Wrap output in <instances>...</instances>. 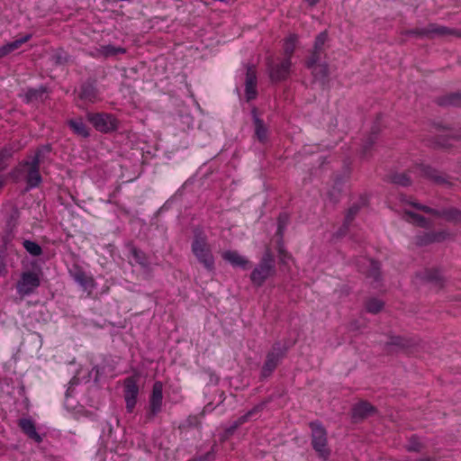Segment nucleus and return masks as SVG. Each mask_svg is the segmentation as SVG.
I'll list each match as a JSON object with an SVG mask.
<instances>
[{
    "instance_id": "nucleus-1",
    "label": "nucleus",
    "mask_w": 461,
    "mask_h": 461,
    "mask_svg": "<svg viewBox=\"0 0 461 461\" xmlns=\"http://www.w3.org/2000/svg\"><path fill=\"white\" fill-rule=\"evenodd\" d=\"M193 232L191 242L193 255L208 272L214 271L215 258L206 233L201 228H195Z\"/></svg>"
},
{
    "instance_id": "nucleus-2",
    "label": "nucleus",
    "mask_w": 461,
    "mask_h": 461,
    "mask_svg": "<svg viewBox=\"0 0 461 461\" xmlns=\"http://www.w3.org/2000/svg\"><path fill=\"white\" fill-rule=\"evenodd\" d=\"M411 175L415 177L422 176L434 181L437 184L446 183L445 178L442 176L438 175V172L429 166L416 163L414 166L410 167L407 172L394 173L390 176V182L401 186H409L411 185Z\"/></svg>"
},
{
    "instance_id": "nucleus-3",
    "label": "nucleus",
    "mask_w": 461,
    "mask_h": 461,
    "mask_svg": "<svg viewBox=\"0 0 461 461\" xmlns=\"http://www.w3.org/2000/svg\"><path fill=\"white\" fill-rule=\"evenodd\" d=\"M275 274V257L270 249H267L264 252L259 263L252 270L250 274V281L255 286L260 287L269 277L273 276Z\"/></svg>"
},
{
    "instance_id": "nucleus-4",
    "label": "nucleus",
    "mask_w": 461,
    "mask_h": 461,
    "mask_svg": "<svg viewBox=\"0 0 461 461\" xmlns=\"http://www.w3.org/2000/svg\"><path fill=\"white\" fill-rule=\"evenodd\" d=\"M293 62L289 58H268L267 60L268 76L273 83L286 80L290 77Z\"/></svg>"
},
{
    "instance_id": "nucleus-5",
    "label": "nucleus",
    "mask_w": 461,
    "mask_h": 461,
    "mask_svg": "<svg viewBox=\"0 0 461 461\" xmlns=\"http://www.w3.org/2000/svg\"><path fill=\"white\" fill-rule=\"evenodd\" d=\"M312 429V446L313 449L318 453L319 456L323 460H327L330 455L327 444V431L322 424L316 420L310 423Z\"/></svg>"
},
{
    "instance_id": "nucleus-6",
    "label": "nucleus",
    "mask_w": 461,
    "mask_h": 461,
    "mask_svg": "<svg viewBox=\"0 0 461 461\" xmlns=\"http://www.w3.org/2000/svg\"><path fill=\"white\" fill-rule=\"evenodd\" d=\"M41 285L40 271H23L16 283L17 294L23 297L31 295Z\"/></svg>"
},
{
    "instance_id": "nucleus-7",
    "label": "nucleus",
    "mask_w": 461,
    "mask_h": 461,
    "mask_svg": "<svg viewBox=\"0 0 461 461\" xmlns=\"http://www.w3.org/2000/svg\"><path fill=\"white\" fill-rule=\"evenodd\" d=\"M86 118L95 129L100 132L108 133L118 128V120L112 113H88Z\"/></svg>"
},
{
    "instance_id": "nucleus-8",
    "label": "nucleus",
    "mask_w": 461,
    "mask_h": 461,
    "mask_svg": "<svg viewBox=\"0 0 461 461\" xmlns=\"http://www.w3.org/2000/svg\"><path fill=\"white\" fill-rule=\"evenodd\" d=\"M163 387L164 385L161 381H156L152 385L146 411V419L148 420H153L162 411Z\"/></svg>"
},
{
    "instance_id": "nucleus-9",
    "label": "nucleus",
    "mask_w": 461,
    "mask_h": 461,
    "mask_svg": "<svg viewBox=\"0 0 461 461\" xmlns=\"http://www.w3.org/2000/svg\"><path fill=\"white\" fill-rule=\"evenodd\" d=\"M286 348H282L279 343L273 345L272 349L267 353L266 361L261 369V376L267 378L272 375L280 360L285 357Z\"/></svg>"
},
{
    "instance_id": "nucleus-10",
    "label": "nucleus",
    "mask_w": 461,
    "mask_h": 461,
    "mask_svg": "<svg viewBox=\"0 0 461 461\" xmlns=\"http://www.w3.org/2000/svg\"><path fill=\"white\" fill-rule=\"evenodd\" d=\"M409 34L426 36L429 38L446 37L451 35L457 37L461 36L457 31L436 23H430L425 28L410 31Z\"/></svg>"
},
{
    "instance_id": "nucleus-11",
    "label": "nucleus",
    "mask_w": 461,
    "mask_h": 461,
    "mask_svg": "<svg viewBox=\"0 0 461 461\" xmlns=\"http://www.w3.org/2000/svg\"><path fill=\"white\" fill-rule=\"evenodd\" d=\"M68 273L74 281L89 294L95 288L96 283L94 277L89 276L81 266L74 264L69 268Z\"/></svg>"
},
{
    "instance_id": "nucleus-12",
    "label": "nucleus",
    "mask_w": 461,
    "mask_h": 461,
    "mask_svg": "<svg viewBox=\"0 0 461 461\" xmlns=\"http://www.w3.org/2000/svg\"><path fill=\"white\" fill-rule=\"evenodd\" d=\"M411 204L424 212L436 215L438 217L444 218L445 220L452 222H460L461 221V211L456 208L443 209V210H436L430 208L427 205H422L418 203H411Z\"/></svg>"
},
{
    "instance_id": "nucleus-13",
    "label": "nucleus",
    "mask_w": 461,
    "mask_h": 461,
    "mask_svg": "<svg viewBox=\"0 0 461 461\" xmlns=\"http://www.w3.org/2000/svg\"><path fill=\"white\" fill-rule=\"evenodd\" d=\"M257 72L253 66H249L246 72L245 80V97L247 102L255 100L258 96L257 90Z\"/></svg>"
},
{
    "instance_id": "nucleus-14",
    "label": "nucleus",
    "mask_w": 461,
    "mask_h": 461,
    "mask_svg": "<svg viewBox=\"0 0 461 461\" xmlns=\"http://www.w3.org/2000/svg\"><path fill=\"white\" fill-rule=\"evenodd\" d=\"M48 88L41 86L37 88H27L21 95L25 104L43 103L48 98Z\"/></svg>"
},
{
    "instance_id": "nucleus-15",
    "label": "nucleus",
    "mask_w": 461,
    "mask_h": 461,
    "mask_svg": "<svg viewBox=\"0 0 461 461\" xmlns=\"http://www.w3.org/2000/svg\"><path fill=\"white\" fill-rule=\"evenodd\" d=\"M79 99L86 104H95L101 101L99 91L93 82H85L80 87Z\"/></svg>"
},
{
    "instance_id": "nucleus-16",
    "label": "nucleus",
    "mask_w": 461,
    "mask_h": 461,
    "mask_svg": "<svg viewBox=\"0 0 461 461\" xmlns=\"http://www.w3.org/2000/svg\"><path fill=\"white\" fill-rule=\"evenodd\" d=\"M18 426L21 430L31 439L37 443L42 441V438L37 432L35 423L31 418H22L18 420Z\"/></svg>"
},
{
    "instance_id": "nucleus-17",
    "label": "nucleus",
    "mask_w": 461,
    "mask_h": 461,
    "mask_svg": "<svg viewBox=\"0 0 461 461\" xmlns=\"http://www.w3.org/2000/svg\"><path fill=\"white\" fill-rule=\"evenodd\" d=\"M126 53V49L122 47H116L111 44L108 45H103L99 48H96L94 51H91L89 55L92 58L98 59V58H108L116 56L118 54H124Z\"/></svg>"
},
{
    "instance_id": "nucleus-18",
    "label": "nucleus",
    "mask_w": 461,
    "mask_h": 461,
    "mask_svg": "<svg viewBox=\"0 0 461 461\" xmlns=\"http://www.w3.org/2000/svg\"><path fill=\"white\" fill-rule=\"evenodd\" d=\"M255 126V136L261 143H266L268 139V129L264 121L258 116V110L254 107L251 111Z\"/></svg>"
},
{
    "instance_id": "nucleus-19",
    "label": "nucleus",
    "mask_w": 461,
    "mask_h": 461,
    "mask_svg": "<svg viewBox=\"0 0 461 461\" xmlns=\"http://www.w3.org/2000/svg\"><path fill=\"white\" fill-rule=\"evenodd\" d=\"M221 258L232 267H239L242 269H247L249 265V259L236 250H226L221 254Z\"/></svg>"
},
{
    "instance_id": "nucleus-20",
    "label": "nucleus",
    "mask_w": 461,
    "mask_h": 461,
    "mask_svg": "<svg viewBox=\"0 0 461 461\" xmlns=\"http://www.w3.org/2000/svg\"><path fill=\"white\" fill-rule=\"evenodd\" d=\"M375 411V409L369 402L362 401L356 403L352 408V419L362 420L365 419Z\"/></svg>"
},
{
    "instance_id": "nucleus-21",
    "label": "nucleus",
    "mask_w": 461,
    "mask_h": 461,
    "mask_svg": "<svg viewBox=\"0 0 461 461\" xmlns=\"http://www.w3.org/2000/svg\"><path fill=\"white\" fill-rule=\"evenodd\" d=\"M32 39V34H26L23 37L17 39L12 42H8L0 47V59L7 56L11 52L19 49L23 44L26 43Z\"/></svg>"
},
{
    "instance_id": "nucleus-22",
    "label": "nucleus",
    "mask_w": 461,
    "mask_h": 461,
    "mask_svg": "<svg viewBox=\"0 0 461 461\" xmlns=\"http://www.w3.org/2000/svg\"><path fill=\"white\" fill-rule=\"evenodd\" d=\"M310 69L312 70V75L314 77V80L321 82L322 85H325L328 82L330 71L327 62L317 64L313 68Z\"/></svg>"
},
{
    "instance_id": "nucleus-23",
    "label": "nucleus",
    "mask_w": 461,
    "mask_h": 461,
    "mask_svg": "<svg viewBox=\"0 0 461 461\" xmlns=\"http://www.w3.org/2000/svg\"><path fill=\"white\" fill-rule=\"evenodd\" d=\"M68 125L76 135L83 138H87L90 135L89 129L82 118L70 119L68 121Z\"/></svg>"
},
{
    "instance_id": "nucleus-24",
    "label": "nucleus",
    "mask_w": 461,
    "mask_h": 461,
    "mask_svg": "<svg viewBox=\"0 0 461 461\" xmlns=\"http://www.w3.org/2000/svg\"><path fill=\"white\" fill-rule=\"evenodd\" d=\"M298 36L295 33L289 34L285 40L283 44V58H289L292 60L294 53L296 49Z\"/></svg>"
},
{
    "instance_id": "nucleus-25",
    "label": "nucleus",
    "mask_w": 461,
    "mask_h": 461,
    "mask_svg": "<svg viewBox=\"0 0 461 461\" xmlns=\"http://www.w3.org/2000/svg\"><path fill=\"white\" fill-rule=\"evenodd\" d=\"M42 182L40 168L28 167L26 176L27 190L38 187Z\"/></svg>"
},
{
    "instance_id": "nucleus-26",
    "label": "nucleus",
    "mask_w": 461,
    "mask_h": 461,
    "mask_svg": "<svg viewBox=\"0 0 461 461\" xmlns=\"http://www.w3.org/2000/svg\"><path fill=\"white\" fill-rule=\"evenodd\" d=\"M440 106H461V92L451 93L437 99Z\"/></svg>"
},
{
    "instance_id": "nucleus-27",
    "label": "nucleus",
    "mask_w": 461,
    "mask_h": 461,
    "mask_svg": "<svg viewBox=\"0 0 461 461\" xmlns=\"http://www.w3.org/2000/svg\"><path fill=\"white\" fill-rule=\"evenodd\" d=\"M446 237L445 232L424 233L423 235L417 236V245L423 246L432 242L442 241Z\"/></svg>"
},
{
    "instance_id": "nucleus-28",
    "label": "nucleus",
    "mask_w": 461,
    "mask_h": 461,
    "mask_svg": "<svg viewBox=\"0 0 461 461\" xmlns=\"http://www.w3.org/2000/svg\"><path fill=\"white\" fill-rule=\"evenodd\" d=\"M420 279L429 283H433L438 287L443 286V279L438 269H427L422 275H420Z\"/></svg>"
},
{
    "instance_id": "nucleus-29",
    "label": "nucleus",
    "mask_w": 461,
    "mask_h": 461,
    "mask_svg": "<svg viewBox=\"0 0 461 461\" xmlns=\"http://www.w3.org/2000/svg\"><path fill=\"white\" fill-rule=\"evenodd\" d=\"M139 395V387L134 378L128 377L124 381V399L137 400Z\"/></svg>"
},
{
    "instance_id": "nucleus-30",
    "label": "nucleus",
    "mask_w": 461,
    "mask_h": 461,
    "mask_svg": "<svg viewBox=\"0 0 461 461\" xmlns=\"http://www.w3.org/2000/svg\"><path fill=\"white\" fill-rule=\"evenodd\" d=\"M128 248L131 257L137 264L142 267H147L149 266L148 257L145 252L135 247L133 244H129Z\"/></svg>"
},
{
    "instance_id": "nucleus-31",
    "label": "nucleus",
    "mask_w": 461,
    "mask_h": 461,
    "mask_svg": "<svg viewBox=\"0 0 461 461\" xmlns=\"http://www.w3.org/2000/svg\"><path fill=\"white\" fill-rule=\"evenodd\" d=\"M265 406L266 402H264L255 405L251 410L239 417L235 421L238 423L239 426L243 425L244 423L248 422L251 418L259 414L265 409Z\"/></svg>"
},
{
    "instance_id": "nucleus-32",
    "label": "nucleus",
    "mask_w": 461,
    "mask_h": 461,
    "mask_svg": "<svg viewBox=\"0 0 461 461\" xmlns=\"http://www.w3.org/2000/svg\"><path fill=\"white\" fill-rule=\"evenodd\" d=\"M365 261L368 264V269H361L367 276L373 277L375 281H378L380 277V264L371 258H365Z\"/></svg>"
},
{
    "instance_id": "nucleus-33",
    "label": "nucleus",
    "mask_w": 461,
    "mask_h": 461,
    "mask_svg": "<svg viewBox=\"0 0 461 461\" xmlns=\"http://www.w3.org/2000/svg\"><path fill=\"white\" fill-rule=\"evenodd\" d=\"M365 203L366 200L364 198H361L360 203H354L348 208L344 220V227L346 229L349 228V225L351 224L356 215L360 211L361 206L364 205Z\"/></svg>"
},
{
    "instance_id": "nucleus-34",
    "label": "nucleus",
    "mask_w": 461,
    "mask_h": 461,
    "mask_svg": "<svg viewBox=\"0 0 461 461\" xmlns=\"http://www.w3.org/2000/svg\"><path fill=\"white\" fill-rule=\"evenodd\" d=\"M404 218L407 221L413 223L420 227H427L428 226V221L423 216L411 212H406Z\"/></svg>"
},
{
    "instance_id": "nucleus-35",
    "label": "nucleus",
    "mask_w": 461,
    "mask_h": 461,
    "mask_svg": "<svg viewBox=\"0 0 461 461\" xmlns=\"http://www.w3.org/2000/svg\"><path fill=\"white\" fill-rule=\"evenodd\" d=\"M23 246L25 250L33 257H39L42 254L41 247L35 241L24 240Z\"/></svg>"
},
{
    "instance_id": "nucleus-36",
    "label": "nucleus",
    "mask_w": 461,
    "mask_h": 461,
    "mask_svg": "<svg viewBox=\"0 0 461 461\" xmlns=\"http://www.w3.org/2000/svg\"><path fill=\"white\" fill-rule=\"evenodd\" d=\"M424 447L423 443L420 441V438L416 435H412L409 440L408 444L406 446V450L409 452H420Z\"/></svg>"
},
{
    "instance_id": "nucleus-37",
    "label": "nucleus",
    "mask_w": 461,
    "mask_h": 461,
    "mask_svg": "<svg viewBox=\"0 0 461 461\" xmlns=\"http://www.w3.org/2000/svg\"><path fill=\"white\" fill-rule=\"evenodd\" d=\"M288 221L289 215L286 212H281L278 215L276 235L279 236L280 239H282L284 236V232L288 224Z\"/></svg>"
},
{
    "instance_id": "nucleus-38",
    "label": "nucleus",
    "mask_w": 461,
    "mask_h": 461,
    "mask_svg": "<svg viewBox=\"0 0 461 461\" xmlns=\"http://www.w3.org/2000/svg\"><path fill=\"white\" fill-rule=\"evenodd\" d=\"M384 303L378 299L372 298L366 302V309L368 312L377 313L383 309Z\"/></svg>"
},
{
    "instance_id": "nucleus-39",
    "label": "nucleus",
    "mask_w": 461,
    "mask_h": 461,
    "mask_svg": "<svg viewBox=\"0 0 461 461\" xmlns=\"http://www.w3.org/2000/svg\"><path fill=\"white\" fill-rule=\"evenodd\" d=\"M324 52H322V51H320V50H312V51L311 53V56L305 61L306 68H313V67L318 64V62L321 59V55Z\"/></svg>"
},
{
    "instance_id": "nucleus-40",
    "label": "nucleus",
    "mask_w": 461,
    "mask_h": 461,
    "mask_svg": "<svg viewBox=\"0 0 461 461\" xmlns=\"http://www.w3.org/2000/svg\"><path fill=\"white\" fill-rule=\"evenodd\" d=\"M42 160L36 156H33L31 160H23L19 163L18 167L15 170H19L20 167H34L40 168Z\"/></svg>"
},
{
    "instance_id": "nucleus-41",
    "label": "nucleus",
    "mask_w": 461,
    "mask_h": 461,
    "mask_svg": "<svg viewBox=\"0 0 461 461\" xmlns=\"http://www.w3.org/2000/svg\"><path fill=\"white\" fill-rule=\"evenodd\" d=\"M327 40H328V33L326 31L319 33L317 35V37L315 38L313 50H317L324 52L323 47H324V44L327 41Z\"/></svg>"
},
{
    "instance_id": "nucleus-42",
    "label": "nucleus",
    "mask_w": 461,
    "mask_h": 461,
    "mask_svg": "<svg viewBox=\"0 0 461 461\" xmlns=\"http://www.w3.org/2000/svg\"><path fill=\"white\" fill-rule=\"evenodd\" d=\"M13 155V152L11 149H3L0 151V172L5 170L7 167L5 160L11 158Z\"/></svg>"
},
{
    "instance_id": "nucleus-43",
    "label": "nucleus",
    "mask_w": 461,
    "mask_h": 461,
    "mask_svg": "<svg viewBox=\"0 0 461 461\" xmlns=\"http://www.w3.org/2000/svg\"><path fill=\"white\" fill-rule=\"evenodd\" d=\"M51 149H52V148H51L50 144L40 146L35 150L34 156L38 157L39 158H41L43 161L45 155L50 153Z\"/></svg>"
},
{
    "instance_id": "nucleus-44",
    "label": "nucleus",
    "mask_w": 461,
    "mask_h": 461,
    "mask_svg": "<svg viewBox=\"0 0 461 461\" xmlns=\"http://www.w3.org/2000/svg\"><path fill=\"white\" fill-rule=\"evenodd\" d=\"M51 149H52V148H51L50 144L40 146L35 150L34 156L38 157L39 158H41L43 161L45 155L50 153Z\"/></svg>"
},
{
    "instance_id": "nucleus-45",
    "label": "nucleus",
    "mask_w": 461,
    "mask_h": 461,
    "mask_svg": "<svg viewBox=\"0 0 461 461\" xmlns=\"http://www.w3.org/2000/svg\"><path fill=\"white\" fill-rule=\"evenodd\" d=\"M390 345L405 348L409 346V340L402 337H393L391 339Z\"/></svg>"
},
{
    "instance_id": "nucleus-46",
    "label": "nucleus",
    "mask_w": 461,
    "mask_h": 461,
    "mask_svg": "<svg viewBox=\"0 0 461 461\" xmlns=\"http://www.w3.org/2000/svg\"><path fill=\"white\" fill-rule=\"evenodd\" d=\"M240 426L238 425V423L236 421H233L232 424L230 426H229L228 428H226L224 429V435L225 437H230L231 435L234 434V432L236 431V429L239 428Z\"/></svg>"
},
{
    "instance_id": "nucleus-47",
    "label": "nucleus",
    "mask_w": 461,
    "mask_h": 461,
    "mask_svg": "<svg viewBox=\"0 0 461 461\" xmlns=\"http://www.w3.org/2000/svg\"><path fill=\"white\" fill-rule=\"evenodd\" d=\"M124 400H125V403H126L127 411L130 413L132 412L136 406L137 400H135V399H124Z\"/></svg>"
},
{
    "instance_id": "nucleus-48",
    "label": "nucleus",
    "mask_w": 461,
    "mask_h": 461,
    "mask_svg": "<svg viewBox=\"0 0 461 461\" xmlns=\"http://www.w3.org/2000/svg\"><path fill=\"white\" fill-rule=\"evenodd\" d=\"M348 228H345L344 227V224L339 228V230L334 234V236L339 239V238H341L343 236L346 235V233L348 232Z\"/></svg>"
},
{
    "instance_id": "nucleus-49",
    "label": "nucleus",
    "mask_w": 461,
    "mask_h": 461,
    "mask_svg": "<svg viewBox=\"0 0 461 461\" xmlns=\"http://www.w3.org/2000/svg\"><path fill=\"white\" fill-rule=\"evenodd\" d=\"M444 136L448 137L449 139H454V140L461 139V134L460 135H456V134H453V133H450V132L445 133Z\"/></svg>"
},
{
    "instance_id": "nucleus-50",
    "label": "nucleus",
    "mask_w": 461,
    "mask_h": 461,
    "mask_svg": "<svg viewBox=\"0 0 461 461\" xmlns=\"http://www.w3.org/2000/svg\"><path fill=\"white\" fill-rule=\"evenodd\" d=\"M56 59H57V62H58V63H64V62H67V61H68V58H67V56L62 57V56H61V55H59V54H58V55L56 56Z\"/></svg>"
},
{
    "instance_id": "nucleus-51",
    "label": "nucleus",
    "mask_w": 461,
    "mask_h": 461,
    "mask_svg": "<svg viewBox=\"0 0 461 461\" xmlns=\"http://www.w3.org/2000/svg\"><path fill=\"white\" fill-rule=\"evenodd\" d=\"M310 6H314L318 4L319 0H305Z\"/></svg>"
},
{
    "instance_id": "nucleus-52",
    "label": "nucleus",
    "mask_w": 461,
    "mask_h": 461,
    "mask_svg": "<svg viewBox=\"0 0 461 461\" xmlns=\"http://www.w3.org/2000/svg\"><path fill=\"white\" fill-rule=\"evenodd\" d=\"M439 146L441 147H449V146H452L451 143H446V142H438V143Z\"/></svg>"
},
{
    "instance_id": "nucleus-53",
    "label": "nucleus",
    "mask_w": 461,
    "mask_h": 461,
    "mask_svg": "<svg viewBox=\"0 0 461 461\" xmlns=\"http://www.w3.org/2000/svg\"><path fill=\"white\" fill-rule=\"evenodd\" d=\"M4 186V181L2 179H0V190L3 188Z\"/></svg>"
}]
</instances>
